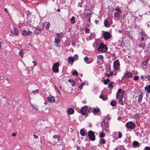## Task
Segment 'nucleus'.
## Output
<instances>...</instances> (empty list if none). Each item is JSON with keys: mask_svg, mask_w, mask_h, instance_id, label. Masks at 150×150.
<instances>
[{"mask_svg": "<svg viewBox=\"0 0 150 150\" xmlns=\"http://www.w3.org/2000/svg\"><path fill=\"white\" fill-rule=\"evenodd\" d=\"M108 48L106 45L103 43H101L99 45L98 51L100 52H104L106 51Z\"/></svg>", "mask_w": 150, "mask_h": 150, "instance_id": "1", "label": "nucleus"}, {"mask_svg": "<svg viewBox=\"0 0 150 150\" xmlns=\"http://www.w3.org/2000/svg\"><path fill=\"white\" fill-rule=\"evenodd\" d=\"M44 25L45 24H40L39 26L34 30L33 32V34L37 35L39 34L44 29Z\"/></svg>", "mask_w": 150, "mask_h": 150, "instance_id": "2", "label": "nucleus"}, {"mask_svg": "<svg viewBox=\"0 0 150 150\" xmlns=\"http://www.w3.org/2000/svg\"><path fill=\"white\" fill-rule=\"evenodd\" d=\"M88 136L89 140L91 141H93L96 139L94 133L92 130H90L88 131Z\"/></svg>", "mask_w": 150, "mask_h": 150, "instance_id": "3", "label": "nucleus"}, {"mask_svg": "<svg viewBox=\"0 0 150 150\" xmlns=\"http://www.w3.org/2000/svg\"><path fill=\"white\" fill-rule=\"evenodd\" d=\"M78 56L77 54H75L74 57H69L68 58V62L71 64H72L74 61H76L78 59Z\"/></svg>", "mask_w": 150, "mask_h": 150, "instance_id": "4", "label": "nucleus"}, {"mask_svg": "<svg viewBox=\"0 0 150 150\" xmlns=\"http://www.w3.org/2000/svg\"><path fill=\"white\" fill-rule=\"evenodd\" d=\"M59 62L55 63L53 65L52 70L55 73H57L59 72Z\"/></svg>", "mask_w": 150, "mask_h": 150, "instance_id": "5", "label": "nucleus"}, {"mask_svg": "<svg viewBox=\"0 0 150 150\" xmlns=\"http://www.w3.org/2000/svg\"><path fill=\"white\" fill-rule=\"evenodd\" d=\"M80 112L81 114L83 115H85L88 114V107L87 106H84L82 107L80 110Z\"/></svg>", "mask_w": 150, "mask_h": 150, "instance_id": "6", "label": "nucleus"}, {"mask_svg": "<svg viewBox=\"0 0 150 150\" xmlns=\"http://www.w3.org/2000/svg\"><path fill=\"white\" fill-rule=\"evenodd\" d=\"M125 126L128 129H134L135 127V124L132 122H129L126 123Z\"/></svg>", "mask_w": 150, "mask_h": 150, "instance_id": "7", "label": "nucleus"}, {"mask_svg": "<svg viewBox=\"0 0 150 150\" xmlns=\"http://www.w3.org/2000/svg\"><path fill=\"white\" fill-rule=\"evenodd\" d=\"M19 34V31L16 28L13 27L11 31V34H10V36L11 35H13L15 36H18Z\"/></svg>", "mask_w": 150, "mask_h": 150, "instance_id": "8", "label": "nucleus"}, {"mask_svg": "<svg viewBox=\"0 0 150 150\" xmlns=\"http://www.w3.org/2000/svg\"><path fill=\"white\" fill-rule=\"evenodd\" d=\"M132 76V74L131 72L128 71H127L124 74V76L122 77L123 78H129Z\"/></svg>", "mask_w": 150, "mask_h": 150, "instance_id": "9", "label": "nucleus"}, {"mask_svg": "<svg viewBox=\"0 0 150 150\" xmlns=\"http://www.w3.org/2000/svg\"><path fill=\"white\" fill-rule=\"evenodd\" d=\"M120 66V62L118 59H117L114 61L113 68L115 70H116L118 69Z\"/></svg>", "mask_w": 150, "mask_h": 150, "instance_id": "10", "label": "nucleus"}, {"mask_svg": "<svg viewBox=\"0 0 150 150\" xmlns=\"http://www.w3.org/2000/svg\"><path fill=\"white\" fill-rule=\"evenodd\" d=\"M103 36L105 40H108L111 37L110 34L108 31L105 32L103 34Z\"/></svg>", "mask_w": 150, "mask_h": 150, "instance_id": "11", "label": "nucleus"}, {"mask_svg": "<svg viewBox=\"0 0 150 150\" xmlns=\"http://www.w3.org/2000/svg\"><path fill=\"white\" fill-rule=\"evenodd\" d=\"M100 109L97 107L93 108L92 111V112L94 115H97V114H98V115H100V114H99V113H100Z\"/></svg>", "mask_w": 150, "mask_h": 150, "instance_id": "12", "label": "nucleus"}, {"mask_svg": "<svg viewBox=\"0 0 150 150\" xmlns=\"http://www.w3.org/2000/svg\"><path fill=\"white\" fill-rule=\"evenodd\" d=\"M122 91V90L121 88L119 89L118 91L116 93V98H123V96H120V94Z\"/></svg>", "mask_w": 150, "mask_h": 150, "instance_id": "13", "label": "nucleus"}, {"mask_svg": "<svg viewBox=\"0 0 150 150\" xmlns=\"http://www.w3.org/2000/svg\"><path fill=\"white\" fill-rule=\"evenodd\" d=\"M47 100L48 101H49L51 103H54L55 101L54 97L50 95L47 97Z\"/></svg>", "mask_w": 150, "mask_h": 150, "instance_id": "14", "label": "nucleus"}, {"mask_svg": "<svg viewBox=\"0 0 150 150\" xmlns=\"http://www.w3.org/2000/svg\"><path fill=\"white\" fill-rule=\"evenodd\" d=\"M54 43L56 44V46L57 47H59L60 46L59 43L60 42V40L59 38H55Z\"/></svg>", "mask_w": 150, "mask_h": 150, "instance_id": "15", "label": "nucleus"}, {"mask_svg": "<svg viewBox=\"0 0 150 150\" xmlns=\"http://www.w3.org/2000/svg\"><path fill=\"white\" fill-rule=\"evenodd\" d=\"M91 13H87L85 15V18L88 19L87 21L88 22H90L91 21Z\"/></svg>", "mask_w": 150, "mask_h": 150, "instance_id": "16", "label": "nucleus"}, {"mask_svg": "<svg viewBox=\"0 0 150 150\" xmlns=\"http://www.w3.org/2000/svg\"><path fill=\"white\" fill-rule=\"evenodd\" d=\"M132 144L134 148L138 147L140 146L139 143L137 141H134L133 142Z\"/></svg>", "mask_w": 150, "mask_h": 150, "instance_id": "17", "label": "nucleus"}, {"mask_svg": "<svg viewBox=\"0 0 150 150\" xmlns=\"http://www.w3.org/2000/svg\"><path fill=\"white\" fill-rule=\"evenodd\" d=\"M104 25L106 27H109L110 26L109 22L106 19L104 21Z\"/></svg>", "mask_w": 150, "mask_h": 150, "instance_id": "18", "label": "nucleus"}, {"mask_svg": "<svg viewBox=\"0 0 150 150\" xmlns=\"http://www.w3.org/2000/svg\"><path fill=\"white\" fill-rule=\"evenodd\" d=\"M84 60L85 62H86L87 64H90L91 63L92 61L93 60H92L91 61H89V59H88V58L87 57H86L84 58Z\"/></svg>", "mask_w": 150, "mask_h": 150, "instance_id": "19", "label": "nucleus"}, {"mask_svg": "<svg viewBox=\"0 0 150 150\" xmlns=\"http://www.w3.org/2000/svg\"><path fill=\"white\" fill-rule=\"evenodd\" d=\"M74 113V110L72 108H69L68 110V113L69 115L73 114Z\"/></svg>", "mask_w": 150, "mask_h": 150, "instance_id": "20", "label": "nucleus"}, {"mask_svg": "<svg viewBox=\"0 0 150 150\" xmlns=\"http://www.w3.org/2000/svg\"><path fill=\"white\" fill-rule=\"evenodd\" d=\"M139 93L140 94L138 96V100L139 102H141L143 98V93L142 92H140Z\"/></svg>", "mask_w": 150, "mask_h": 150, "instance_id": "21", "label": "nucleus"}, {"mask_svg": "<svg viewBox=\"0 0 150 150\" xmlns=\"http://www.w3.org/2000/svg\"><path fill=\"white\" fill-rule=\"evenodd\" d=\"M144 90L148 93H150V84L146 86L144 88Z\"/></svg>", "mask_w": 150, "mask_h": 150, "instance_id": "22", "label": "nucleus"}, {"mask_svg": "<svg viewBox=\"0 0 150 150\" xmlns=\"http://www.w3.org/2000/svg\"><path fill=\"white\" fill-rule=\"evenodd\" d=\"M114 83V82H110L108 84V87L110 89H112L113 87V84Z\"/></svg>", "mask_w": 150, "mask_h": 150, "instance_id": "23", "label": "nucleus"}, {"mask_svg": "<svg viewBox=\"0 0 150 150\" xmlns=\"http://www.w3.org/2000/svg\"><path fill=\"white\" fill-rule=\"evenodd\" d=\"M80 133L81 135L82 136H85V131L84 129H82L80 130Z\"/></svg>", "mask_w": 150, "mask_h": 150, "instance_id": "24", "label": "nucleus"}, {"mask_svg": "<svg viewBox=\"0 0 150 150\" xmlns=\"http://www.w3.org/2000/svg\"><path fill=\"white\" fill-rule=\"evenodd\" d=\"M24 53V50H22L20 51L19 52V54L21 57H23Z\"/></svg>", "mask_w": 150, "mask_h": 150, "instance_id": "25", "label": "nucleus"}, {"mask_svg": "<svg viewBox=\"0 0 150 150\" xmlns=\"http://www.w3.org/2000/svg\"><path fill=\"white\" fill-rule=\"evenodd\" d=\"M100 98H102V100H105L107 99V97L106 96H104L103 95H100L99 96Z\"/></svg>", "mask_w": 150, "mask_h": 150, "instance_id": "26", "label": "nucleus"}, {"mask_svg": "<svg viewBox=\"0 0 150 150\" xmlns=\"http://www.w3.org/2000/svg\"><path fill=\"white\" fill-rule=\"evenodd\" d=\"M114 16L115 17L117 18L119 17L120 15V13L119 12H115L114 13Z\"/></svg>", "mask_w": 150, "mask_h": 150, "instance_id": "27", "label": "nucleus"}, {"mask_svg": "<svg viewBox=\"0 0 150 150\" xmlns=\"http://www.w3.org/2000/svg\"><path fill=\"white\" fill-rule=\"evenodd\" d=\"M62 33H56V34L57 35V38H61L62 37Z\"/></svg>", "mask_w": 150, "mask_h": 150, "instance_id": "28", "label": "nucleus"}, {"mask_svg": "<svg viewBox=\"0 0 150 150\" xmlns=\"http://www.w3.org/2000/svg\"><path fill=\"white\" fill-rule=\"evenodd\" d=\"M110 81V80L109 79H107L103 81V83L104 84L107 85Z\"/></svg>", "mask_w": 150, "mask_h": 150, "instance_id": "29", "label": "nucleus"}, {"mask_svg": "<svg viewBox=\"0 0 150 150\" xmlns=\"http://www.w3.org/2000/svg\"><path fill=\"white\" fill-rule=\"evenodd\" d=\"M110 104L112 106H115L116 104V102L115 100H112L110 103Z\"/></svg>", "mask_w": 150, "mask_h": 150, "instance_id": "30", "label": "nucleus"}, {"mask_svg": "<svg viewBox=\"0 0 150 150\" xmlns=\"http://www.w3.org/2000/svg\"><path fill=\"white\" fill-rule=\"evenodd\" d=\"M105 136V134L104 132H101L100 133L99 137L100 138L104 137Z\"/></svg>", "mask_w": 150, "mask_h": 150, "instance_id": "31", "label": "nucleus"}, {"mask_svg": "<svg viewBox=\"0 0 150 150\" xmlns=\"http://www.w3.org/2000/svg\"><path fill=\"white\" fill-rule=\"evenodd\" d=\"M75 18L74 16H73L70 19V21H71V23L72 24H74L76 23V22L75 21Z\"/></svg>", "mask_w": 150, "mask_h": 150, "instance_id": "32", "label": "nucleus"}, {"mask_svg": "<svg viewBox=\"0 0 150 150\" xmlns=\"http://www.w3.org/2000/svg\"><path fill=\"white\" fill-rule=\"evenodd\" d=\"M53 138L55 139H57V141L58 142L60 141V137L59 135H54L53 136Z\"/></svg>", "mask_w": 150, "mask_h": 150, "instance_id": "33", "label": "nucleus"}, {"mask_svg": "<svg viewBox=\"0 0 150 150\" xmlns=\"http://www.w3.org/2000/svg\"><path fill=\"white\" fill-rule=\"evenodd\" d=\"M72 74L73 75L77 76L78 75V72L76 70H75L74 71H72Z\"/></svg>", "mask_w": 150, "mask_h": 150, "instance_id": "34", "label": "nucleus"}, {"mask_svg": "<svg viewBox=\"0 0 150 150\" xmlns=\"http://www.w3.org/2000/svg\"><path fill=\"white\" fill-rule=\"evenodd\" d=\"M100 143L101 144H104L105 143V140L104 139H101L100 140Z\"/></svg>", "mask_w": 150, "mask_h": 150, "instance_id": "35", "label": "nucleus"}, {"mask_svg": "<svg viewBox=\"0 0 150 150\" xmlns=\"http://www.w3.org/2000/svg\"><path fill=\"white\" fill-rule=\"evenodd\" d=\"M141 35L142 36H147V35L146 34L145 32L143 30H142V31L141 33Z\"/></svg>", "mask_w": 150, "mask_h": 150, "instance_id": "36", "label": "nucleus"}, {"mask_svg": "<svg viewBox=\"0 0 150 150\" xmlns=\"http://www.w3.org/2000/svg\"><path fill=\"white\" fill-rule=\"evenodd\" d=\"M85 31L86 33H89L90 32V29L88 28H87L86 27L85 28Z\"/></svg>", "mask_w": 150, "mask_h": 150, "instance_id": "37", "label": "nucleus"}, {"mask_svg": "<svg viewBox=\"0 0 150 150\" xmlns=\"http://www.w3.org/2000/svg\"><path fill=\"white\" fill-rule=\"evenodd\" d=\"M84 84L85 83H82L81 84H80L78 86L79 88L81 89H82V87L84 85Z\"/></svg>", "mask_w": 150, "mask_h": 150, "instance_id": "38", "label": "nucleus"}, {"mask_svg": "<svg viewBox=\"0 0 150 150\" xmlns=\"http://www.w3.org/2000/svg\"><path fill=\"white\" fill-rule=\"evenodd\" d=\"M22 34L25 36H27V31L26 30H24L22 31Z\"/></svg>", "mask_w": 150, "mask_h": 150, "instance_id": "39", "label": "nucleus"}, {"mask_svg": "<svg viewBox=\"0 0 150 150\" xmlns=\"http://www.w3.org/2000/svg\"><path fill=\"white\" fill-rule=\"evenodd\" d=\"M120 99L119 101V103L121 105H123V102L122 100V98H120Z\"/></svg>", "mask_w": 150, "mask_h": 150, "instance_id": "40", "label": "nucleus"}, {"mask_svg": "<svg viewBox=\"0 0 150 150\" xmlns=\"http://www.w3.org/2000/svg\"><path fill=\"white\" fill-rule=\"evenodd\" d=\"M38 92H39L38 90L37 89V90H36L35 91H33L32 92V93H33V94H35L36 93H38Z\"/></svg>", "mask_w": 150, "mask_h": 150, "instance_id": "41", "label": "nucleus"}, {"mask_svg": "<svg viewBox=\"0 0 150 150\" xmlns=\"http://www.w3.org/2000/svg\"><path fill=\"white\" fill-rule=\"evenodd\" d=\"M122 137V134L120 132H118V137L119 138H121Z\"/></svg>", "mask_w": 150, "mask_h": 150, "instance_id": "42", "label": "nucleus"}, {"mask_svg": "<svg viewBox=\"0 0 150 150\" xmlns=\"http://www.w3.org/2000/svg\"><path fill=\"white\" fill-rule=\"evenodd\" d=\"M148 61V59H147V60L146 61L144 62L143 63V64L145 66H147V64H148V63L147 62Z\"/></svg>", "mask_w": 150, "mask_h": 150, "instance_id": "43", "label": "nucleus"}, {"mask_svg": "<svg viewBox=\"0 0 150 150\" xmlns=\"http://www.w3.org/2000/svg\"><path fill=\"white\" fill-rule=\"evenodd\" d=\"M71 85L72 86H75V81L74 80H72L71 82Z\"/></svg>", "mask_w": 150, "mask_h": 150, "instance_id": "44", "label": "nucleus"}, {"mask_svg": "<svg viewBox=\"0 0 150 150\" xmlns=\"http://www.w3.org/2000/svg\"><path fill=\"white\" fill-rule=\"evenodd\" d=\"M50 22H48L47 24L46 25V28L47 29H48L49 28V27H50Z\"/></svg>", "mask_w": 150, "mask_h": 150, "instance_id": "45", "label": "nucleus"}, {"mask_svg": "<svg viewBox=\"0 0 150 150\" xmlns=\"http://www.w3.org/2000/svg\"><path fill=\"white\" fill-rule=\"evenodd\" d=\"M98 57L99 58V59H100V60H102L103 58V56L101 55H99L98 56Z\"/></svg>", "mask_w": 150, "mask_h": 150, "instance_id": "46", "label": "nucleus"}, {"mask_svg": "<svg viewBox=\"0 0 150 150\" xmlns=\"http://www.w3.org/2000/svg\"><path fill=\"white\" fill-rule=\"evenodd\" d=\"M115 10L117 11V12H121V10L118 7L116 8Z\"/></svg>", "mask_w": 150, "mask_h": 150, "instance_id": "47", "label": "nucleus"}, {"mask_svg": "<svg viewBox=\"0 0 150 150\" xmlns=\"http://www.w3.org/2000/svg\"><path fill=\"white\" fill-rule=\"evenodd\" d=\"M134 117L137 118H139V114L138 113H136L134 116Z\"/></svg>", "mask_w": 150, "mask_h": 150, "instance_id": "48", "label": "nucleus"}, {"mask_svg": "<svg viewBox=\"0 0 150 150\" xmlns=\"http://www.w3.org/2000/svg\"><path fill=\"white\" fill-rule=\"evenodd\" d=\"M139 79V77L138 76H135L134 77V80L136 81L138 80Z\"/></svg>", "mask_w": 150, "mask_h": 150, "instance_id": "49", "label": "nucleus"}, {"mask_svg": "<svg viewBox=\"0 0 150 150\" xmlns=\"http://www.w3.org/2000/svg\"><path fill=\"white\" fill-rule=\"evenodd\" d=\"M82 3L83 2L82 1H81V2H79L78 3V6L80 7H82Z\"/></svg>", "mask_w": 150, "mask_h": 150, "instance_id": "50", "label": "nucleus"}, {"mask_svg": "<svg viewBox=\"0 0 150 150\" xmlns=\"http://www.w3.org/2000/svg\"><path fill=\"white\" fill-rule=\"evenodd\" d=\"M32 106L33 108H34L36 110H38V107L36 105H32Z\"/></svg>", "mask_w": 150, "mask_h": 150, "instance_id": "51", "label": "nucleus"}, {"mask_svg": "<svg viewBox=\"0 0 150 150\" xmlns=\"http://www.w3.org/2000/svg\"><path fill=\"white\" fill-rule=\"evenodd\" d=\"M27 35H31L32 34V32L30 30H28V31H27Z\"/></svg>", "mask_w": 150, "mask_h": 150, "instance_id": "52", "label": "nucleus"}, {"mask_svg": "<svg viewBox=\"0 0 150 150\" xmlns=\"http://www.w3.org/2000/svg\"><path fill=\"white\" fill-rule=\"evenodd\" d=\"M33 63L34 64V65H33V66L34 67H35L37 65V62L36 61H33Z\"/></svg>", "mask_w": 150, "mask_h": 150, "instance_id": "53", "label": "nucleus"}, {"mask_svg": "<svg viewBox=\"0 0 150 150\" xmlns=\"http://www.w3.org/2000/svg\"><path fill=\"white\" fill-rule=\"evenodd\" d=\"M145 150H150V147L149 146H145L144 148Z\"/></svg>", "mask_w": 150, "mask_h": 150, "instance_id": "54", "label": "nucleus"}, {"mask_svg": "<svg viewBox=\"0 0 150 150\" xmlns=\"http://www.w3.org/2000/svg\"><path fill=\"white\" fill-rule=\"evenodd\" d=\"M146 78L148 79V80H150V76L149 75H147V76H145Z\"/></svg>", "mask_w": 150, "mask_h": 150, "instance_id": "55", "label": "nucleus"}, {"mask_svg": "<svg viewBox=\"0 0 150 150\" xmlns=\"http://www.w3.org/2000/svg\"><path fill=\"white\" fill-rule=\"evenodd\" d=\"M138 46L140 47H143V46L142 43L139 44Z\"/></svg>", "mask_w": 150, "mask_h": 150, "instance_id": "56", "label": "nucleus"}, {"mask_svg": "<svg viewBox=\"0 0 150 150\" xmlns=\"http://www.w3.org/2000/svg\"><path fill=\"white\" fill-rule=\"evenodd\" d=\"M16 135V133H13L11 135V137H15Z\"/></svg>", "mask_w": 150, "mask_h": 150, "instance_id": "57", "label": "nucleus"}, {"mask_svg": "<svg viewBox=\"0 0 150 150\" xmlns=\"http://www.w3.org/2000/svg\"><path fill=\"white\" fill-rule=\"evenodd\" d=\"M105 76L108 77V78H109L110 77V75L109 74H108V73H106L105 74Z\"/></svg>", "mask_w": 150, "mask_h": 150, "instance_id": "58", "label": "nucleus"}, {"mask_svg": "<svg viewBox=\"0 0 150 150\" xmlns=\"http://www.w3.org/2000/svg\"><path fill=\"white\" fill-rule=\"evenodd\" d=\"M95 22L96 24L97 25L99 21H97L96 20H95Z\"/></svg>", "mask_w": 150, "mask_h": 150, "instance_id": "59", "label": "nucleus"}, {"mask_svg": "<svg viewBox=\"0 0 150 150\" xmlns=\"http://www.w3.org/2000/svg\"><path fill=\"white\" fill-rule=\"evenodd\" d=\"M77 150H81L80 147L79 146H77Z\"/></svg>", "mask_w": 150, "mask_h": 150, "instance_id": "60", "label": "nucleus"}, {"mask_svg": "<svg viewBox=\"0 0 150 150\" xmlns=\"http://www.w3.org/2000/svg\"><path fill=\"white\" fill-rule=\"evenodd\" d=\"M33 136L35 139L37 138L38 137L37 135H36L35 134L33 135Z\"/></svg>", "mask_w": 150, "mask_h": 150, "instance_id": "61", "label": "nucleus"}, {"mask_svg": "<svg viewBox=\"0 0 150 150\" xmlns=\"http://www.w3.org/2000/svg\"><path fill=\"white\" fill-rule=\"evenodd\" d=\"M110 75V76H112L113 75V72L112 71H110V74H109Z\"/></svg>", "mask_w": 150, "mask_h": 150, "instance_id": "62", "label": "nucleus"}, {"mask_svg": "<svg viewBox=\"0 0 150 150\" xmlns=\"http://www.w3.org/2000/svg\"><path fill=\"white\" fill-rule=\"evenodd\" d=\"M4 10L5 11L7 12V13H8V11L7 9V8H4Z\"/></svg>", "mask_w": 150, "mask_h": 150, "instance_id": "63", "label": "nucleus"}, {"mask_svg": "<svg viewBox=\"0 0 150 150\" xmlns=\"http://www.w3.org/2000/svg\"><path fill=\"white\" fill-rule=\"evenodd\" d=\"M72 80H71V79H69L68 80V81L71 82V81H72Z\"/></svg>", "mask_w": 150, "mask_h": 150, "instance_id": "64", "label": "nucleus"}]
</instances>
